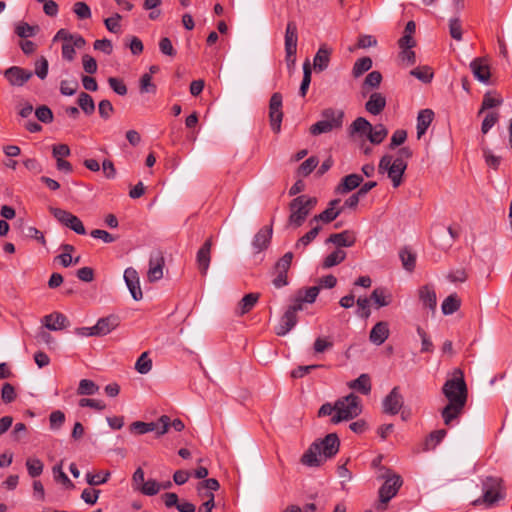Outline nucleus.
<instances>
[{"instance_id": "nucleus-22", "label": "nucleus", "mask_w": 512, "mask_h": 512, "mask_svg": "<svg viewBox=\"0 0 512 512\" xmlns=\"http://www.w3.org/2000/svg\"><path fill=\"white\" fill-rule=\"evenodd\" d=\"M119 326V318L116 315H109L98 319L94 325V330L97 332V336H105L112 332Z\"/></svg>"}, {"instance_id": "nucleus-19", "label": "nucleus", "mask_w": 512, "mask_h": 512, "mask_svg": "<svg viewBox=\"0 0 512 512\" xmlns=\"http://www.w3.org/2000/svg\"><path fill=\"white\" fill-rule=\"evenodd\" d=\"M470 69L478 81L485 84L489 82L491 76L490 67L483 58H475L470 63Z\"/></svg>"}, {"instance_id": "nucleus-5", "label": "nucleus", "mask_w": 512, "mask_h": 512, "mask_svg": "<svg viewBox=\"0 0 512 512\" xmlns=\"http://www.w3.org/2000/svg\"><path fill=\"white\" fill-rule=\"evenodd\" d=\"M316 204L317 199L308 195H300L294 198L289 204L291 212L288 219L289 223L295 227H300Z\"/></svg>"}, {"instance_id": "nucleus-11", "label": "nucleus", "mask_w": 512, "mask_h": 512, "mask_svg": "<svg viewBox=\"0 0 512 512\" xmlns=\"http://www.w3.org/2000/svg\"><path fill=\"white\" fill-rule=\"evenodd\" d=\"M403 405H404V397L401 394L400 387L395 386L383 399L382 410H383V413H385V414L396 415L400 412Z\"/></svg>"}, {"instance_id": "nucleus-15", "label": "nucleus", "mask_w": 512, "mask_h": 512, "mask_svg": "<svg viewBox=\"0 0 512 512\" xmlns=\"http://www.w3.org/2000/svg\"><path fill=\"white\" fill-rule=\"evenodd\" d=\"M32 75L30 70L18 66H12L4 71V77L12 86H23Z\"/></svg>"}, {"instance_id": "nucleus-63", "label": "nucleus", "mask_w": 512, "mask_h": 512, "mask_svg": "<svg viewBox=\"0 0 512 512\" xmlns=\"http://www.w3.org/2000/svg\"><path fill=\"white\" fill-rule=\"evenodd\" d=\"M382 81V74L379 71H372L366 76L363 87L378 88Z\"/></svg>"}, {"instance_id": "nucleus-56", "label": "nucleus", "mask_w": 512, "mask_h": 512, "mask_svg": "<svg viewBox=\"0 0 512 512\" xmlns=\"http://www.w3.org/2000/svg\"><path fill=\"white\" fill-rule=\"evenodd\" d=\"M157 87L152 82V76L145 73L140 78V92L141 93H156Z\"/></svg>"}, {"instance_id": "nucleus-21", "label": "nucleus", "mask_w": 512, "mask_h": 512, "mask_svg": "<svg viewBox=\"0 0 512 512\" xmlns=\"http://www.w3.org/2000/svg\"><path fill=\"white\" fill-rule=\"evenodd\" d=\"M331 54L332 49L329 48L326 44H322L313 59L314 69L318 72L326 70L330 63Z\"/></svg>"}, {"instance_id": "nucleus-35", "label": "nucleus", "mask_w": 512, "mask_h": 512, "mask_svg": "<svg viewBox=\"0 0 512 512\" xmlns=\"http://www.w3.org/2000/svg\"><path fill=\"white\" fill-rule=\"evenodd\" d=\"M345 258L346 252L338 248L324 258L322 267L325 269L331 268L342 263L345 260Z\"/></svg>"}, {"instance_id": "nucleus-18", "label": "nucleus", "mask_w": 512, "mask_h": 512, "mask_svg": "<svg viewBox=\"0 0 512 512\" xmlns=\"http://www.w3.org/2000/svg\"><path fill=\"white\" fill-rule=\"evenodd\" d=\"M273 234L272 225L261 228L254 236L252 246L256 253L267 249L270 245Z\"/></svg>"}, {"instance_id": "nucleus-54", "label": "nucleus", "mask_w": 512, "mask_h": 512, "mask_svg": "<svg viewBox=\"0 0 512 512\" xmlns=\"http://www.w3.org/2000/svg\"><path fill=\"white\" fill-rule=\"evenodd\" d=\"M35 116L40 122L45 124L51 123L54 119L52 110L46 105H41L36 108Z\"/></svg>"}, {"instance_id": "nucleus-46", "label": "nucleus", "mask_w": 512, "mask_h": 512, "mask_svg": "<svg viewBox=\"0 0 512 512\" xmlns=\"http://www.w3.org/2000/svg\"><path fill=\"white\" fill-rule=\"evenodd\" d=\"M311 83V65L309 60H306L303 64V79L299 88V94L305 97Z\"/></svg>"}, {"instance_id": "nucleus-3", "label": "nucleus", "mask_w": 512, "mask_h": 512, "mask_svg": "<svg viewBox=\"0 0 512 512\" xmlns=\"http://www.w3.org/2000/svg\"><path fill=\"white\" fill-rule=\"evenodd\" d=\"M482 497L474 500V506L484 505L486 508H492L505 498V488L503 480L500 477L488 476L482 481Z\"/></svg>"}, {"instance_id": "nucleus-7", "label": "nucleus", "mask_w": 512, "mask_h": 512, "mask_svg": "<svg viewBox=\"0 0 512 512\" xmlns=\"http://www.w3.org/2000/svg\"><path fill=\"white\" fill-rule=\"evenodd\" d=\"M285 60L287 66H293L296 62V53H297V42H298V30L297 25L294 21H289L286 26L285 31Z\"/></svg>"}, {"instance_id": "nucleus-2", "label": "nucleus", "mask_w": 512, "mask_h": 512, "mask_svg": "<svg viewBox=\"0 0 512 512\" xmlns=\"http://www.w3.org/2000/svg\"><path fill=\"white\" fill-rule=\"evenodd\" d=\"M413 155L409 147L400 148L396 156L386 154L379 161L378 171L381 174L387 173L394 188L399 187L403 182V175L407 169V161Z\"/></svg>"}, {"instance_id": "nucleus-41", "label": "nucleus", "mask_w": 512, "mask_h": 512, "mask_svg": "<svg viewBox=\"0 0 512 512\" xmlns=\"http://www.w3.org/2000/svg\"><path fill=\"white\" fill-rule=\"evenodd\" d=\"M371 123L363 117L356 118L351 124V133H359L368 137L371 130Z\"/></svg>"}, {"instance_id": "nucleus-47", "label": "nucleus", "mask_w": 512, "mask_h": 512, "mask_svg": "<svg viewBox=\"0 0 512 512\" xmlns=\"http://www.w3.org/2000/svg\"><path fill=\"white\" fill-rule=\"evenodd\" d=\"M78 105L87 115H91L95 110V103L93 98L85 92H81L79 94Z\"/></svg>"}, {"instance_id": "nucleus-44", "label": "nucleus", "mask_w": 512, "mask_h": 512, "mask_svg": "<svg viewBox=\"0 0 512 512\" xmlns=\"http://www.w3.org/2000/svg\"><path fill=\"white\" fill-rule=\"evenodd\" d=\"M26 468L28 471L29 476L32 478H36L40 476L44 469L43 462L38 458H28L26 460Z\"/></svg>"}, {"instance_id": "nucleus-52", "label": "nucleus", "mask_w": 512, "mask_h": 512, "mask_svg": "<svg viewBox=\"0 0 512 512\" xmlns=\"http://www.w3.org/2000/svg\"><path fill=\"white\" fill-rule=\"evenodd\" d=\"M503 100L501 97H495L492 95V92L488 91L483 96V101L481 108L479 110V114L487 109H491L502 104Z\"/></svg>"}, {"instance_id": "nucleus-59", "label": "nucleus", "mask_w": 512, "mask_h": 512, "mask_svg": "<svg viewBox=\"0 0 512 512\" xmlns=\"http://www.w3.org/2000/svg\"><path fill=\"white\" fill-rule=\"evenodd\" d=\"M110 472L106 471L103 476L101 473L93 474V473H87L86 474V482L91 486H97L106 483L109 480Z\"/></svg>"}, {"instance_id": "nucleus-37", "label": "nucleus", "mask_w": 512, "mask_h": 512, "mask_svg": "<svg viewBox=\"0 0 512 512\" xmlns=\"http://www.w3.org/2000/svg\"><path fill=\"white\" fill-rule=\"evenodd\" d=\"M370 299H372L377 308L388 306L392 302V295L387 294L384 288H376L371 293Z\"/></svg>"}, {"instance_id": "nucleus-62", "label": "nucleus", "mask_w": 512, "mask_h": 512, "mask_svg": "<svg viewBox=\"0 0 512 512\" xmlns=\"http://www.w3.org/2000/svg\"><path fill=\"white\" fill-rule=\"evenodd\" d=\"M122 16L118 13H115L113 16L109 17V18H106L104 20V24L107 28L108 31L112 32V33H119L120 32V20H121Z\"/></svg>"}, {"instance_id": "nucleus-49", "label": "nucleus", "mask_w": 512, "mask_h": 512, "mask_svg": "<svg viewBox=\"0 0 512 512\" xmlns=\"http://www.w3.org/2000/svg\"><path fill=\"white\" fill-rule=\"evenodd\" d=\"M162 485L157 482L154 479H149L148 481H145V483H142L139 487V492L146 496H154L159 493L161 490Z\"/></svg>"}, {"instance_id": "nucleus-58", "label": "nucleus", "mask_w": 512, "mask_h": 512, "mask_svg": "<svg viewBox=\"0 0 512 512\" xmlns=\"http://www.w3.org/2000/svg\"><path fill=\"white\" fill-rule=\"evenodd\" d=\"M499 114L497 112H489L482 121L481 132L487 134L489 130L498 122Z\"/></svg>"}, {"instance_id": "nucleus-24", "label": "nucleus", "mask_w": 512, "mask_h": 512, "mask_svg": "<svg viewBox=\"0 0 512 512\" xmlns=\"http://www.w3.org/2000/svg\"><path fill=\"white\" fill-rule=\"evenodd\" d=\"M340 203V199H334L329 202V207L318 215H315L311 222L322 221L324 223H330L335 220L343 211V208L336 209V205Z\"/></svg>"}, {"instance_id": "nucleus-50", "label": "nucleus", "mask_w": 512, "mask_h": 512, "mask_svg": "<svg viewBox=\"0 0 512 512\" xmlns=\"http://www.w3.org/2000/svg\"><path fill=\"white\" fill-rule=\"evenodd\" d=\"M371 67H372V60H371V58H369V57L360 58V59H358L354 63V66H353V69H352V74H353L354 77L358 78L363 73H365L368 70H370Z\"/></svg>"}, {"instance_id": "nucleus-39", "label": "nucleus", "mask_w": 512, "mask_h": 512, "mask_svg": "<svg viewBox=\"0 0 512 512\" xmlns=\"http://www.w3.org/2000/svg\"><path fill=\"white\" fill-rule=\"evenodd\" d=\"M320 292V287L312 286L305 289H300L297 291L298 300L304 303H314L318 294Z\"/></svg>"}, {"instance_id": "nucleus-13", "label": "nucleus", "mask_w": 512, "mask_h": 512, "mask_svg": "<svg viewBox=\"0 0 512 512\" xmlns=\"http://www.w3.org/2000/svg\"><path fill=\"white\" fill-rule=\"evenodd\" d=\"M165 260L161 251H154L150 254L149 269L147 277L149 282H156L163 277Z\"/></svg>"}, {"instance_id": "nucleus-9", "label": "nucleus", "mask_w": 512, "mask_h": 512, "mask_svg": "<svg viewBox=\"0 0 512 512\" xmlns=\"http://www.w3.org/2000/svg\"><path fill=\"white\" fill-rule=\"evenodd\" d=\"M293 260V253L286 252L274 265L275 278L272 283L275 288H282L288 285V271Z\"/></svg>"}, {"instance_id": "nucleus-43", "label": "nucleus", "mask_w": 512, "mask_h": 512, "mask_svg": "<svg viewBox=\"0 0 512 512\" xmlns=\"http://www.w3.org/2000/svg\"><path fill=\"white\" fill-rule=\"evenodd\" d=\"M410 75L423 83H430L433 79V71L429 66H420L412 69Z\"/></svg>"}, {"instance_id": "nucleus-17", "label": "nucleus", "mask_w": 512, "mask_h": 512, "mask_svg": "<svg viewBox=\"0 0 512 512\" xmlns=\"http://www.w3.org/2000/svg\"><path fill=\"white\" fill-rule=\"evenodd\" d=\"M320 444L314 441L301 457V463L308 467H318L324 460L321 455Z\"/></svg>"}, {"instance_id": "nucleus-10", "label": "nucleus", "mask_w": 512, "mask_h": 512, "mask_svg": "<svg viewBox=\"0 0 512 512\" xmlns=\"http://www.w3.org/2000/svg\"><path fill=\"white\" fill-rule=\"evenodd\" d=\"M282 95L279 92L272 94L269 101V120L270 126L274 133H279L283 119L282 112Z\"/></svg>"}, {"instance_id": "nucleus-40", "label": "nucleus", "mask_w": 512, "mask_h": 512, "mask_svg": "<svg viewBox=\"0 0 512 512\" xmlns=\"http://www.w3.org/2000/svg\"><path fill=\"white\" fill-rule=\"evenodd\" d=\"M219 488L220 484L218 480L215 478H209L198 483L197 492L200 497L206 498V492L213 493V491H217Z\"/></svg>"}, {"instance_id": "nucleus-33", "label": "nucleus", "mask_w": 512, "mask_h": 512, "mask_svg": "<svg viewBox=\"0 0 512 512\" xmlns=\"http://www.w3.org/2000/svg\"><path fill=\"white\" fill-rule=\"evenodd\" d=\"M259 297H260L259 293L246 294L239 302L238 314L244 315V314L250 312L253 309V307L256 305V303L258 302Z\"/></svg>"}, {"instance_id": "nucleus-1", "label": "nucleus", "mask_w": 512, "mask_h": 512, "mask_svg": "<svg viewBox=\"0 0 512 512\" xmlns=\"http://www.w3.org/2000/svg\"><path fill=\"white\" fill-rule=\"evenodd\" d=\"M442 393L448 400V404L441 410V416L446 426H452L464 411L468 391L461 369H455L453 377L448 379L443 387Z\"/></svg>"}, {"instance_id": "nucleus-12", "label": "nucleus", "mask_w": 512, "mask_h": 512, "mask_svg": "<svg viewBox=\"0 0 512 512\" xmlns=\"http://www.w3.org/2000/svg\"><path fill=\"white\" fill-rule=\"evenodd\" d=\"M315 442L320 444V453L325 461L333 458L339 451L340 440L336 433L327 434L323 439Z\"/></svg>"}, {"instance_id": "nucleus-14", "label": "nucleus", "mask_w": 512, "mask_h": 512, "mask_svg": "<svg viewBox=\"0 0 512 512\" xmlns=\"http://www.w3.org/2000/svg\"><path fill=\"white\" fill-rule=\"evenodd\" d=\"M212 237L208 238L196 254L197 268L202 276L208 272L211 262Z\"/></svg>"}, {"instance_id": "nucleus-28", "label": "nucleus", "mask_w": 512, "mask_h": 512, "mask_svg": "<svg viewBox=\"0 0 512 512\" xmlns=\"http://www.w3.org/2000/svg\"><path fill=\"white\" fill-rule=\"evenodd\" d=\"M297 324V315L288 309L282 315L279 324L275 328L278 336L286 335Z\"/></svg>"}, {"instance_id": "nucleus-51", "label": "nucleus", "mask_w": 512, "mask_h": 512, "mask_svg": "<svg viewBox=\"0 0 512 512\" xmlns=\"http://www.w3.org/2000/svg\"><path fill=\"white\" fill-rule=\"evenodd\" d=\"M135 369L140 374H147L152 369V360L148 356V352H143L135 363Z\"/></svg>"}, {"instance_id": "nucleus-31", "label": "nucleus", "mask_w": 512, "mask_h": 512, "mask_svg": "<svg viewBox=\"0 0 512 512\" xmlns=\"http://www.w3.org/2000/svg\"><path fill=\"white\" fill-rule=\"evenodd\" d=\"M434 112L431 109H423L417 116V137L421 138L432 123Z\"/></svg>"}, {"instance_id": "nucleus-60", "label": "nucleus", "mask_w": 512, "mask_h": 512, "mask_svg": "<svg viewBox=\"0 0 512 512\" xmlns=\"http://www.w3.org/2000/svg\"><path fill=\"white\" fill-rule=\"evenodd\" d=\"M79 85L76 80H62L60 83V92L65 96H72L76 93Z\"/></svg>"}, {"instance_id": "nucleus-42", "label": "nucleus", "mask_w": 512, "mask_h": 512, "mask_svg": "<svg viewBox=\"0 0 512 512\" xmlns=\"http://www.w3.org/2000/svg\"><path fill=\"white\" fill-rule=\"evenodd\" d=\"M157 428V425L154 422H143V421H135L131 423L129 426V430L131 433H135L138 435H143L148 432H153Z\"/></svg>"}, {"instance_id": "nucleus-16", "label": "nucleus", "mask_w": 512, "mask_h": 512, "mask_svg": "<svg viewBox=\"0 0 512 512\" xmlns=\"http://www.w3.org/2000/svg\"><path fill=\"white\" fill-rule=\"evenodd\" d=\"M124 280L134 300L139 301L143 297L137 271L129 267L124 271Z\"/></svg>"}, {"instance_id": "nucleus-23", "label": "nucleus", "mask_w": 512, "mask_h": 512, "mask_svg": "<svg viewBox=\"0 0 512 512\" xmlns=\"http://www.w3.org/2000/svg\"><path fill=\"white\" fill-rule=\"evenodd\" d=\"M356 242V237L354 232L350 230H345L340 233L331 234L326 243H332L337 247H352Z\"/></svg>"}, {"instance_id": "nucleus-55", "label": "nucleus", "mask_w": 512, "mask_h": 512, "mask_svg": "<svg viewBox=\"0 0 512 512\" xmlns=\"http://www.w3.org/2000/svg\"><path fill=\"white\" fill-rule=\"evenodd\" d=\"M320 230L321 226L319 225L313 227L310 231H308L306 234H304L301 238L298 239L295 247L299 248L300 246L306 247L307 245H309L316 238Z\"/></svg>"}, {"instance_id": "nucleus-26", "label": "nucleus", "mask_w": 512, "mask_h": 512, "mask_svg": "<svg viewBox=\"0 0 512 512\" xmlns=\"http://www.w3.org/2000/svg\"><path fill=\"white\" fill-rule=\"evenodd\" d=\"M389 336V325L385 321L376 323L370 331L369 339L375 345L383 344Z\"/></svg>"}, {"instance_id": "nucleus-32", "label": "nucleus", "mask_w": 512, "mask_h": 512, "mask_svg": "<svg viewBox=\"0 0 512 512\" xmlns=\"http://www.w3.org/2000/svg\"><path fill=\"white\" fill-rule=\"evenodd\" d=\"M349 388L359 391L364 395L371 392V380L368 374H361L357 379L351 381Z\"/></svg>"}, {"instance_id": "nucleus-53", "label": "nucleus", "mask_w": 512, "mask_h": 512, "mask_svg": "<svg viewBox=\"0 0 512 512\" xmlns=\"http://www.w3.org/2000/svg\"><path fill=\"white\" fill-rule=\"evenodd\" d=\"M447 432L444 429H439L436 431H433L429 434L428 438L426 439V448L427 449H433L436 445H438L446 436Z\"/></svg>"}, {"instance_id": "nucleus-4", "label": "nucleus", "mask_w": 512, "mask_h": 512, "mask_svg": "<svg viewBox=\"0 0 512 512\" xmlns=\"http://www.w3.org/2000/svg\"><path fill=\"white\" fill-rule=\"evenodd\" d=\"M362 412L361 400L354 393L336 400V413L331 418V423L338 424L356 418Z\"/></svg>"}, {"instance_id": "nucleus-30", "label": "nucleus", "mask_w": 512, "mask_h": 512, "mask_svg": "<svg viewBox=\"0 0 512 512\" xmlns=\"http://www.w3.org/2000/svg\"><path fill=\"white\" fill-rule=\"evenodd\" d=\"M322 119L331 124L332 130L339 129L343 125L344 112L333 108H326L321 113Z\"/></svg>"}, {"instance_id": "nucleus-20", "label": "nucleus", "mask_w": 512, "mask_h": 512, "mask_svg": "<svg viewBox=\"0 0 512 512\" xmlns=\"http://www.w3.org/2000/svg\"><path fill=\"white\" fill-rule=\"evenodd\" d=\"M418 296L423 306L431 311H435L437 306V296L433 285L426 284L418 290Z\"/></svg>"}, {"instance_id": "nucleus-25", "label": "nucleus", "mask_w": 512, "mask_h": 512, "mask_svg": "<svg viewBox=\"0 0 512 512\" xmlns=\"http://www.w3.org/2000/svg\"><path fill=\"white\" fill-rule=\"evenodd\" d=\"M44 326L52 331L62 330L69 324L67 317L62 313H51L43 319Z\"/></svg>"}, {"instance_id": "nucleus-34", "label": "nucleus", "mask_w": 512, "mask_h": 512, "mask_svg": "<svg viewBox=\"0 0 512 512\" xmlns=\"http://www.w3.org/2000/svg\"><path fill=\"white\" fill-rule=\"evenodd\" d=\"M399 257L403 268L408 272H413L416 267V254L408 247H404L400 250Z\"/></svg>"}, {"instance_id": "nucleus-27", "label": "nucleus", "mask_w": 512, "mask_h": 512, "mask_svg": "<svg viewBox=\"0 0 512 512\" xmlns=\"http://www.w3.org/2000/svg\"><path fill=\"white\" fill-rule=\"evenodd\" d=\"M363 182V177L359 174H349L345 176L336 187V192L346 194L360 186Z\"/></svg>"}, {"instance_id": "nucleus-38", "label": "nucleus", "mask_w": 512, "mask_h": 512, "mask_svg": "<svg viewBox=\"0 0 512 512\" xmlns=\"http://www.w3.org/2000/svg\"><path fill=\"white\" fill-rule=\"evenodd\" d=\"M388 134V130L385 128L383 124H377L374 127H371V130L368 135V140L375 145H378L384 141Z\"/></svg>"}, {"instance_id": "nucleus-45", "label": "nucleus", "mask_w": 512, "mask_h": 512, "mask_svg": "<svg viewBox=\"0 0 512 512\" xmlns=\"http://www.w3.org/2000/svg\"><path fill=\"white\" fill-rule=\"evenodd\" d=\"M38 30V26H32L26 22H19L15 27V33L21 38L33 37Z\"/></svg>"}, {"instance_id": "nucleus-29", "label": "nucleus", "mask_w": 512, "mask_h": 512, "mask_svg": "<svg viewBox=\"0 0 512 512\" xmlns=\"http://www.w3.org/2000/svg\"><path fill=\"white\" fill-rule=\"evenodd\" d=\"M386 106V98L379 92L370 95L365 104V109L372 115L380 114Z\"/></svg>"}, {"instance_id": "nucleus-61", "label": "nucleus", "mask_w": 512, "mask_h": 512, "mask_svg": "<svg viewBox=\"0 0 512 512\" xmlns=\"http://www.w3.org/2000/svg\"><path fill=\"white\" fill-rule=\"evenodd\" d=\"M110 88L118 95L124 96L127 94V87L122 79L116 77L108 78Z\"/></svg>"}, {"instance_id": "nucleus-36", "label": "nucleus", "mask_w": 512, "mask_h": 512, "mask_svg": "<svg viewBox=\"0 0 512 512\" xmlns=\"http://www.w3.org/2000/svg\"><path fill=\"white\" fill-rule=\"evenodd\" d=\"M461 306V301L458 296L454 294H450L446 297L442 303L441 309L444 315H451L455 313Z\"/></svg>"}, {"instance_id": "nucleus-8", "label": "nucleus", "mask_w": 512, "mask_h": 512, "mask_svg": "<svg viewBox=\"0 0 512 512\" xmlns=\"http://www.w3.org/2000/svg\"><path fill=\"white\" fill-rule=\"evenodd\" d=\"M50 212L57 219V221H59L62 225L70 228L75 233L79 235L86 234V229L83 225V222L80 220V218L71 212L55 207H51Z\"/></svg>"}, {"instance_id": "nucleus-57", "label": "nucleus", "mask_w": 512, "mask_h": 512, "mask_svg": "<svg viewBox=\"0 0 512 512\" xmlns=\"http://www.w3.org/2000/svg\"><path fill=\"white\" fill-rule=\"evenodd\" d=\"M482 153L486 164L490 168L497 170L500 165L501 158L499 156L494 155L488 147H482Z\"/></svg>"}, {"instance_id": "nucleus-64", "label": "nucleus", "mask_w": 512, "mask_h": 512, "mask_svg": "<svg viewBox=\"0 0 512 512\" xmlns=\"http://www.w3.org/2000/svg\"><path fill=\"white\" fill-rule=\"evenodd\" d=\"M317 165L318 159L314 156L309 157L299 166V173L303 176H308L317 167Z\"/></svg>"}, {"instance_id": "nucleus-6", "label": "nucleus", "mask_w": 512, "mask_h": 512, "mask_svg": "<svg viewBox=\"0 0 512 512\" xmlns=\"http://www.w3.org/2000/svg\"><path fill=\"white\" fill-rule=\"evenodd\" d=\"M385 478V482L379 489V499L381 503H388L396 494L398 490L403 484L402 478L400 475L392 473L390 470H387L386 475H383Z\"/></svg>"}, {"instance_id": "nucleus-48", "label": "nucleus", "mask_w": 512, "mask_h": 512, "mask_svg": "<svg viewBox=\"0 0 512 512\" xmlns=\"http://www.w3.org/2000/svg\"><path fill=\"white\" fill-rule=\"evenodd\" d=\"M99 386L92 380L82 379L79 382L77 394L78 395H94L98 392Z\"/></svg>"}]
</instances>
